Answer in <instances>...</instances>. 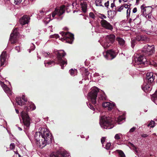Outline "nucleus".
Listing matches in <instances>:
<instances>
[{
	"label": "nucleus",
	"mask_w": 157,
	"mask_h": 157,
	"mask_svg": "<svg viewBox=\"0 0 157 157\" xmlns=\"http://www.w3.org/2000/svg\"><path fill=\"white\" fill-rule=\"evenodd\" d=\"M155 52L154 45L150 46L146 44L144 46L142 51V54L139 55L135 59L136 64L135 66L137 68L144 67L146 66L147 61L146 56L152 55Z\"/></svg>",
	"instance_id": "1"
},
{
	"label": "nucleus",
	"mask_w": 157,
	"mask_h": 157,
	"mask_svg": "<svg viewBox=\"0 0 157 157\" xmlns=\"http://www.w3.org/2000/svg\"><path fill=\"white\" fill-rule=\"evenodd\" d=\"M34 137L36 144L41 148L51 143L52 140L51 136L44 128H42L40 131L36 132Z\"/></svg>",
	"instance_id": "2"
},
{
	"label": "nucleus",
	"mask_w": 157,
	"mask_h": 157,
	"mask_svg": "<svg viewBox=\"0 0 157 157\" xmlns=\"http://www.w3.org/2000/svg\"><path fill=\"white\" fill-rule=\"evenodd\" d=\"M28 105H29L24 106V110L26 111H23L21 112L23 123L27 127H29L30 125V119L27 112L31 109L35 110L36 108L34 104L32 102H30Z\"/></svg>",
	"instance_id": "3"
},
{
	"label": "nucleus",
	"mask_w": 157,
	"mask_h": 157,
	"mask_svg": "<svg viewBox=\"0 0 157 157\" xmlns=\"http://www.w3.org/2000/svg\"><path fill=\"white\" fill-rule=\"evenodd\" d=\"M99 92V89L95 87L88 94V99L90 100V102L87 105L89 108L94 111L95 109L94 107L97 103V97Z\"/></svg>",
	"instance_id": "4"
},
{
	"label": "nucleus",
	"mask_w": 157,
	"mask_h": 157,
	"mask_svg": "<svg viewBox=\"0 0 157 157\" xmlns=\"http://www.w3.org/2000/svg\"><path fill=\"white\" fill-rule=\"evenodd\" d=\"M100 123L101 127L103 128L111 129L114 126V119L109 116H102L100 118Z\"/></svg>",
	"instance_id": "5"
},
{
	"label": "nucleus",
	"mask_w": 157,
	"mask_h": 157,
	"mask_svg": "<svg viewBox=\"0 0 157 157\" xmlns=\"http://www.w3.org/2000/svg\"><path fill=\"white\" fill-rule=\"evenodd\" d=\"M55 54L57 56V59L58 62V64H59L61 66V68L63 69H64V65L65 66L67 64V59L64 57L66 55V53L63 51V52L60 53L59 51H57L55 52Z\"/></svg>",
	"instance_id": "6"
},
{
	"label": "nucleus",
	"mask_w": 157,
	"mask_h": 157,
	"mask_svg": "<svg viewBox=\"0 0 157 157\" xmlns=\"http://www.w3.org/2000/svg\"><path fill=\"white\" fill-rule=\"evenodd\" d=\"M115 36L114 34H110L106 36L105 42L103 46L105 49H107L112 46V45L115 41Z\"/></svg>",
	"instance_id": "7"
},
{
	"label": "nucleus",
	"mask_w": 157,
	"mask_h": 157,
	"mask_svg": "<svg viewBox=\"0 0 157 157\" xmlns=\"http://www.w3.org/2000/svg\"><path fill=\"white\" fill-rule=\"evenodd\" d=\"M149 40V39L143 35H138L136 36V39L132 40L131 41V46L133 48L137 43V41L142 42L141 43H144L148 42Z\"/></svg>",
	"instance_id": "8"
},
{
	"label": "nucleus",
	"mask_w": 157,
	"mask_h": 157,
	"mask_svg": "<svg viewBox=\"0 0 157 157\" xmlns=\"http://www.w3.org/2000/svg\"><path fill=\"white\" fill-rule=\"evenodd\" d=\"M63 38L62 40H63L66 41V42L69 44H72L74 39V35L73 34L69 32H61L60 33Z\"/></svg>",
	"instance_id": "9"
},
{
	"label": "nucleus",
	"mask_w": 157,
	"mask_h": 157,
	"mask_svg": "<svg viewBox=\"0 0 157 157\" xmlns=\"http://www.w3.org/2000/svg\"><path fill=\"white\" fill-rule=\"evenodd\" d=\"M65 6L64 5H63L60 7L56 8L52 13V17L54 18L56 15L59 17L61 16L65 12Z\"/></svg>",
	"instance_id": "10"
},
{
	"label": "nucleus",
	"mask_w": 157,
	"mask_h": 157,
	"mask_svg": "<svg viewBox=\"0 0 157 157\" xmlns=\"http://www.w3.org/2000/svg\"><path fill=\"white\" fill-rule=\"evenodd\" d=\"M18 30L17 28H15L10 35V40L12 44L16 43L17 41V37L19 34Z\"/></svg>",
	"instance_id": "11"
},
{
	"label": "nucleus",
	"mask_w": 157,
	"mask_h": 157,
	"mask_svg": "<svg viewBox=\"0 0 157 157\" xmlns=\"http://www.w3.org/2000/svg\"><path fill=\"white\" fill-rule=\"evenodd\" d=\"M141 12L143 15L144 17H146V14L151 13L153 9V8L151 6H146L144 4H143L140 7Z\"/></svg>",
	"instance_id": "12"
},
{
	"label": "nucleus",
	"mask_w": 157,
	"mask_h": 157,
	"mask_svg": "<svg viewBox=\"0 0 157 157\" xmlns=\"http://www.w3.org/2000/svg\"><path fill=\"white\" fill-rule=\"evenodd\" d=\"M101 26L105 29L112 31L113 29V26L105 20H102L100 21Z\"/></svg>",
	"instance_id": "13"
},
{
	"label": "nucleus",
	"mask_w": 157,
	"mask_h": 157,
	"mask_svg": "<svg viewBox=\"0 0 157 157\" xmlns=\"http://www.w3.org/2000/svg\"><path fill=\"white\" fill-rule=\"evenodd\" d=\"M115 52L113 49L108 50L105 56V57L108 60H112L116 56Z\"/></svg>",
	"instance_id": "14"
},
{
	"label": "nucleus",
	"mask_w": 157,
	"mask_h": 157,
	"mask_svg": "<svg viewBox=\"0 0 157 157\" xmlns=\"http://www.w3.org/2000/svg\"><path fill=\"white\" fill-rule=\"evenodd\" d=\"M146 82L151 84L154 80L155 75L152 72H148L146 74Z\"/></svg>",
	"instance_id": "15"
},
{
	"label": "nucleus",
	"mask_w": 157,
	"mask_h": 157,
	"mask_svg": "<svg viewBox=\"0 0 157 157\" xmlns=\"http://www.w3.org/2000/svg\"><path fill=\"white\" fill-rule=\"evenodd\" d=\"M7 57L6 51H3L0 56L1 66H2L6 63V59Z\"/></svg>",
	"instance_id": "16"
},
{
	"label": "nucleus",
	"mask_w": 157,
	"mask_h": 157,
	"mask_svg": "<svg viewBox=\"0 0 157 157\" xmlns=\"http://www.w3.org/2000/svg\"><path fill=\"white\" fill-rule=\"evenodd\" d=\"M151 83L146 82L143 86H141L142 89L145 92L150 91L152 89Z\"/></svg>",
	"instance_id": "17"
},
{
	"label": "nucleus",
	"mask_w": 157,
	"mask_h": 157,
	"mask_svg": "<svg viewBox=\"0 0 157 157\" xmlns=\"http://www.w3.org/2000/svg\"><path fill=\"white\" fill-rule=\"evenodd\" d=\"M29 17L26 15H25L23 16L19 19V22L21 24L24 25L28 24L29 22Z\"/></svg>",
	"instance_id": "18"
},
{
	"label": "nucleus",
	"mask_w": 157,
	"mask_h": 157,
	"mask_svg": "<svg viewBox=\"0 0 157 157\" xmlns=\"http://www.w3.org/2000/svg\"><path fill=\"white\" fill-rule=\"evenodd\" d=\"M16 100L17 105L21 106L25 104V102H27V100L25 98V97H23L22 98L17 97Z\"/></svg>",
	"instance_id": "19"
},
{
	"label": "nucleus",
	"mask_w": 157,
	"mask_h": 157,
	"mask_svg": "<svg viewBox=\"0 0 157 157\" xmlns=\"http://www.w3.org/2000/svg\"><path fill=\"white\" fill-rule=\"evenodd\" d=\"M102 106L105 108H107L108 110L111 111L114 106V104L108 102L102 103Z\"/></svg>",
	"instance_id": "20"
},
{
	"label": "nucleus",
	"mask_w": 157,
	"mask_h": 157,
	"mask_svg": "<svg viewBox=\"0 0 157 157\" xmlns=\"http://www.w3.org/2000/svg\"><path fill=\"white\" fill-rule=\"evenodd\" d=\"M0 84L3 90L6 93L9 94H11L12 91L5 84L2 82H1Z\"/></svg>",
	"instance_id": "21"
},
{
	"label": "nucleus",
	"mask_w": 157,
	"mask_h": 157,
	"mask_svg": "<svg viewBox=\"0 0 157 157\" xmlns=\"http://www.w3.org/2000/svg\"><path fill=\"white\" fill-rule=\"evenodd\" d=\"M51 156V157H66L67 155L64 152H60L52 154Z\"/></svg>",
	"instance_id": "22"
},
{
	"label": "nucleus",
	"mask_w": 157,
	"mask_h": 157,
	"mask_svg": "<svg viewBox=\"0 0 157 157\" xmlns=\"http://www.w3.org/2000/svg\"><path fill=\"white\" fill-rule=\"evenodd\" d=\"M116 40L117 41L121 47L125 46V41L123 38L120 37H117Z\"/></svg>",
	"instance_id": "23"
},
{
	"label": "nucleus",
	"mask_w": 157,
	"mask_h": 157,
	"mask_svg": "<svg viewBox=\"0 0 157 157\" xmlns=\"http://www.w3.org/2000/svg\"><path fill=\"white\" fill-rule=\"evenodd\" d=\"M106 100V97L104 93H102L98 96V101L100 102V101H105Z\"/></svg>",
	"instance_id": "24"
},
{
	"label": "nucleus",
	"mask_w": 157,
	"mask_h": 157,
	"mask_svg": "<svg viewBox=\"0 0 157 157\" xmlns=\"http://www.w3.org/2000/svg\"><path fill=\"white\" fill-rule=\"evenodd\" d=\"M151 100L157 105V90L152 95L151 97Z\"/></svg>",
	"instance_id": "25"
},
{
	"label": "nucleus",
	"mask_w": 157,
	"mask_h": 157,
	"mask_svg": "<svg viewBox=\"0 0 157 157\" xmlns=\"http://www.w3.org/2000/svg\"><path fill=\"white\" fill-rule=\"evenodd\" d=\"M112 10H110L109 11H108V13H109L110 12H112L113 14V16H114L115 15H116L117 13V7H113V8H112Z\"/></svg>",
	"instance_id": "26"
},
{
	"label": "nucleus",
	"mask_w": 157,
	"mask_h": 157,
	"mask_svg": "<svg viewBox=\"0 0 157 157\" xmlns=\"http://www.w3.org/2000/svg\"><path fill=\"white\" fill-rule=\"evenodd\" d=\"M116 151L118 153L120 157H125V155L124 152L121 150H117Z\"/></svg>",
	"instance_id": "27"
},
{
	"label": "nucleus",
	"mask_w": 157,
	"mask_h": 157,
	"mask_svg": "<svg viewBox=\"0 0 157 157\" xmlns=\"http://www.w3.org/2000/svg\"><path fill=\"white\" fill-rule=\"evenodd\" d=\"M101 0H96L95 3L97 6H102L104 7L101 4Z\"/></svg>",
	"instance_id": "28"
},
{
	"label": "nucleus",
	"mask_w": 157,
	"mask_h": 157,
	"mask_svg": "<svg viewBox=\"0 0 157 157\" xmlns=\"http://www.w3.org/2000/svg\"><path fill=\"white\" fill-rule=\"evenodd\" d=\"M128 144L131 147H133V150H134L136 152V154L137 155V154L138 153V151L137 150V148L131 142H129L128 143Z\"/></svg>",
	"instance_id": "29"
},
{
	"label": "nucleus",
	"mask_w": 157,
	"mask_h": 157,
	"mask_svg": "<svg viewBox=\"0 0 157 157\" xmlns=\"http://www.w3.org/2000/svg\"><path fill=\"white\" fill-rule=\"evenodd\" d=\"M155 122L153 121H151L149 124L147 125L148 127L153 128L155 126Z\"/></svg>",
	"instance_id": "30"
},
{
	"label": "nucleus",
	"mask_w": 157,
	"mask_h": 157,
	"mask_svg": "<svg viewBox=\"0 0 157 157\" xmlns=\"http://www.w3.org/2000/svg\"><path fill=\"white\" fill-rule=\"evenodd\" d=\"M54 63V62L52 61H50L49 62H48L47 63L45 62V67H48V66L46 64H48V66H49V65L52 64V63Z\"/></svg>",
	"instance_id": "31"
},
{
	"label": "nucleus",
	"mask_w": 157,
	"mask_h": 157,
	"mask_svg": "<svg viewBox=\"0 0 157 157\" xmlns=\"http://www.w3.org/2000/svg\"><path fill=\"white\" fill-rule=\"evenodd\" d=\"M124 118L122 117L119 116L117 119V121L118 123V124H120V122L124 120Z\"/></svg>",
	"instance_id": "32"
},
{
	"label": "nucleus",
	"mask_w": 157,
	"mask_h": 157,
	"mask_svg": "<svg viewBox=\"0 0 157 157\" xmlns=\"http://www.w3.org/2000/svg\"><path fill=\"white\" fill-rule=\"evenodd\" d=\"M121 134H117L115 135L114 138L116 140H119L121 139Z\"/></svg>",
	"instance_id": "33"
},
{
	"label": "nucleus",
	"mask_w": 157,
	"mask_h": 157,
	"mask_svg": "<svg viewBox=\"0 0 157 157\" xmlns=\"http://www.w3.org/2000/svg\"><path fill=\"white\" fill-rule=\"evenodd\" d=\"M130 9L128 8L127 10V17L128 19L130 17Z\"/></svg>",
	"instance_id": "34"
},
{
	"label": "nucleus",
	"mask_w": 157,
	"mask_h": 157,
	"mask_svg": "<svg viewBox=\"0 0 157 157\" xmlns=\"http://www.w3.org/2000/svg\"><path fill=\"white\" fill-rule=\"evenodd\" d=\"M124 8L123 6H121V7H117V12H121Z\"/></svg>",
	"instance_id": "35"
},
{
	"label": "nucleus",
	"mask_w": 157,
	"mask_h": 157,
	"mask_svg": "<svg viewBox=\"0 0 157 157\" xmlns=\"http://www.w3.org/2000/svg\"><path fill=\"white\" fill-rule=\"evenodd\" d=\"M86 6H82V10L84 13H85L86 12Z\"/></svg>",
	"instance_id": "36"
},
{
	"label": "nucleus",
	"mask_w": 157,
	"mask_h": 157,
	"mask_svg": "<svg viewBox=\"0 0 157 157\" xmlns=\"http://www.w3.org/2000/svg\"><path fill=\"white\" fill-rule=\"evenodd\" d=\"M111 146V144L110 143H108L106 144L105 145V147L106 149L109 150L110 149V147Z\"/></svg>",
	"instance_id": "37"
},
{
	"label": "nucleus",
	"mask_w": 157,
	"mask_h": 157,
	"mask_svg": "<svg viewBox=\"0 0 157 157\" xmlns=\"http://www.w3.org/2000/svg\"><path fill=\"white\" fill-rule=\"evenodd\" d=\"M22 0H14V3L16 5H18L22 1Z\"/></svg>",
	"instance_id": "38"
},
{
	"label": "nucleus",
	"mask_w": 157,
	"mask_h": 157,
	"mask_svg": "<svg viewBox=\"0 0 157 157\" xmlns=\"http://www.w3.org/2000/svg\"><path fill=\"white\" fill-rule=\"evenodd\" d=\"M89 15L90 17H91L93 19H94L95 16L93 12H90L89 13Z\"/></svg>",
	"instance_id": "39"
},
{
	"label": "nucleus",
	"mask_w": 157,
	"mask_h": 157,
	"mask_svg": "<svg viewBox=\"0 0 157 157\" xmlns=\"http://www.w3.org/2000/svg\"><path fill=\"white\" fill-rule=\"evenodd\" d=\"M15 146L14 143H11L10 145V149L11 150L14 149L15 148Z\"/></svg>",
	"instance_id": "40"
},
{
	"label": "nucleus",
	"mask_w": 157,
	"mask_h": 157,
	"mask_svg": "<svg viewBox=\"0 0 157 157\" xmlns=\"http://www.w3.org/2000/svg\"><path fill=\"white\" fill-rule=\"evenodd\" d=\"M69 72L71 75H73L75 74V71L73 69H71L69 70Z\"/></svg>",
	"instance_id": "41"
},
{
	"label": "nucleus",
	"mask_w": 157,
	"mask_h": 157,
	"mask_svg": "<svg viewBox=\"0 0 157 157\" xmlns=\"http://www.w3.org/2000/svg\"><path fill=\"white\" fill-rule=\"evenodd\" d=\"M99 17L102 20L103 19V18L106 19L107 18L103 14H101V15L99 16Z\"/></svg>",
	"instance_id": "42"
},
{
	"label": "nucleus",
	"mask_w": 157,
	"mask_h": 157,
	"mask_svg": "<svg viewBox=\"0 0 157 157\" xmlns=\"http://www.w3.org/2000/svg\"><path fill=\"white\" fill-rule=\"evenodd\" d=\"M51 37L52 38H57L59 37V36L58 34H55L53 35H52L51 36Z\"/></svg>",
	"instance_id": "43"
},
{
	"label": "nucleus",
	"mask_w": 157,
	"mask_h": 157,
	"mask_svg": "<svg viewBox=\"0 0 157 157\" xmlns=\"http://www.w3.org/2000/svg\"><path fill=\"white\" fill-rule=\"evenodd\" d=\"M105 137H103L101 138V143L102 144H103L104 143V142L105 141Z\"/></svg>",
	"instance_id": "44"
},
{
	"label": "nucleus",
	"mask_w": 157,
	"mask_h": 157,
	"mask_svg": "<svg viewBox=\"0 0 157 157\" xmlns=\"http://www.w3.org/2000/svg\"><path fill=\"white\" fill-rule=\"evenodd\" d=\"M131 17V18H132V19L134 21L135 20V19L136 18V15L134 14H132Z\"/></svg>",
	"instance_id": "45"
},
{
	"label": "nucleus",
	"mask_w": 157,
	"mask_h": 157,
	"mask_svg": "<svg viewBox=\"0 0 157 157\" xmlns=\"http://www.w3.org/2000/svg\"><path fill=\"white\" fill-rule=\"evenodd\" d=\"M146 17H145L146 18H151V14L150 13L149 14H146Z\"/></svg>",
	"instance_id": "46"
},
{
	"label": "nucleus",
	"mask_w": 157,
	"mask_h": 157,
	"mask_svg": "<svg viewBox=\"0 0 157 157\" xmlns=\"http://www.w3.org/2000/svg\"><path fill=\"white\" fill-rule=\"evenodd\" d=\"M136 129V127H133L130 130L129 132H133Z\"/></svg>",
	"instance_id": "47"
},
{
	"label": "nucleus",
	"mask_w": 157,
	"mask_h": 157,
	"mask_svg": "<svg viewBox=\"0 0 157 157\" xmlns=\"http://www.w3.org/2000/svg\"><path fill=\"white\" fill-rule=\"evenodd\" d=\"M39 12L40 13L39 14L40 16L42 17L43 15H44V12L43 10H41Z\"/></svg>",
	"instance_id": "48"
},
{
	"label": "nucleus",
	"mask_w": 157,
	"mask_h": 157,
	"mask_svg": "<svg viewBox=\"0 0 157 157\" xmlns=\"http://www.w3.org/2000/svg\"><path fill=\"white\" fill-rule=\"evenodd\" d=\"M109 1H107L105 3V6L106 7H108L109 6Z\"/></svg>",
	"instance_id": "49"
},
{
	"label": "nucleus",
	"mask_w": 157,
	"mask_h": 157,
	"mask_svg": "<svg viewBox=\"0 0 157 157\" xmlns=\"http://www.w3.org/2000/svg\"><path fill=\"white\" fill-rule=\"evenodd\" d=\"M137 11V9L136 7L134 8L132 10V12L133 13H136Z\"/></svg>",
	"instance_id": "50"
},
{
	"label": "nucleus",
	"mask_w": 157,
	"mask_h": 157,
	"mask_svg": "<svg viewBox=\"0 0 157 157\" xmlns=\"http://www.w3.org/2000/svg\"><path fill=\"white\" fill-rule=\"evenodd\" d=\"M148 136V135H147V134H143L141 135V136L143 138L146 137L147 136Z\"/></svg>",
	"instance_id": "51"
},
{
	"label": "nucleus",
	"mask_w": 157,
	"mask_h": 157,
	"mask_svg": "<svg viewBox=\"0 0 157 157\" xmlns=\"http://www.w3.org/2000/svg\"><path fill=\"white\" fill-rule=\"evenodd\" d=\"M90 73L88 71H86L85 72V75L86 76H87Z\"/></svg>",
	"instance_id": "52"
},
{
	"label": "nucleus",
	"mask_w": 157,
	"mask_h": 157,
	"mask_svg": "<svg viewBox=\"0 0 157 157\" xmlns=\"http://www.w3.org/2000/svg\"><path fill=\"white\" fill-rule=\"evenodd\" d=\"M114 7H116V6H115V4L114 3H112L111 5V7L112 8H113Z\"/></svg>",
	"instance_id": "53"
},
{
	"label": "nucleus",
	"mask_w": 157,
	"mask_h": 157,
	"mask_svg": "<svg viewBox=\"0 0 157 157\" xmlns=\"http://www.w3.org/2000/svg\"><path fill=\"white\" fill-rule=\"evenodd\" d=\"M63 29L65 31H68L69 29L67 27H65L63 28Z\"/></svg>",
	"instance_id": "54"
},
{
	"label": "nucleus",
	"mask_w": 157,
	"mask_h": 157,
	"mask_svg": "<svg viewBox=\"0 0 157 157\" xmlns=\"http://www.w3.org/2000/svg\"><path fill=\"white\" fill-rule=\"evenodd\" d=\"M132 20V18H130L129 19L128 21L129 23H130L131 22Z\"/></svg>",
	"instance_id": "55"
},
{
	"label": "nucleus",
	"mask_w": 157,
	"mask_h": 157,
	"mask_svg": "<svg viewBox=\"0 0 157 157\" xmlns=\"http://www.w3.org/2000/svg\"><path fill=\"white\" fill-rule=\"evenodd\" d=\"M153 64H154V66L155 67H157V63H153Z\"/></svg>",
	"instance_id": "56"
},
{
	"label": "nucleus",
	"mask_w": 157,
	"mask_h": 157,
	"mask_svg": "<svg viewBox=\"0 0 157 157\" xmlns=\"http://www.w3.org/2000/svg\"><path fill=\"white\" fill-rule=\"evenodd\" d=\"M128 5H127V4H126V5H124V7L126 8H128Z\"/></svg>",
	"instance_id": "57"
},
{
	"label": "nucleus",
	"mask_w": 157,
	"mask_h": 157,
	"mask_svg": "<svg viewBox=\"0 0 157 157\" xmlns=\"http://www.w3.org/2000/svg\"><path fill=\"white\" fill-rule=\"evenodd\" d=\"M15 110H16V113L17 114H18L19 113V110L18 109H16Z\"/></svg>",
	"instance_id": "58"
},
{
	"label": "nucleus",
	"mask_w": 157,
	"mask_h": 157,
	"mask_svg": "<svg viewBox=\"0 0 157 157\" xmlns=\"http://www.w3.org/2000/svg\"><path fill=\"white\" fill-rule=\"evenodd\" d=\"M140 0H136V4H138L139 3Z\"/></svg>",
	"instance_id": "59"
},
{
	"label": "nucleus",
	"mask_w": 157,
	"mask_h": 157,
	"mask_svg": "<svg viewBox=\"0 0 157 157\" xmlns=\"http://www.w3.org/2000/svg\"><path fill=\"white\" fill-rule=\"evenodd\" d=\"M15 153L16 154H18V152L17 151H16V152H15Z\"/></svg>",
	"instance_id": "60"
},
{
	"label": "nucleus",
	"mask_w": 157,
	"mask_h": 157,
	"mask_svg": "<svg viewBox=\"0 0 157 157\" xmlns=\"http://www.w3.org/2000/svg\"><path fill=\"white\" fill-rule=\"evenodd\" d=\"M18 155L19 157H21V155L19 153H18Z\"/></svg>",
	"instance_id": "61"
},
{
	"label": "nucleus",
	"mask_w": 157,
	"mask_h": 157,
	"mask_svg": "<svg viewBox=\"0 0 157 157\" xmlns=\"http://www.w3.org/2000/svg\"><path fill=\"white\" fill-rule=\"evenodd\" d=\"M79 83L80 84H82V81H80L79 82Z\"/></svg>",
	"instance_id": "62"
},
{
	"label": "nucleus",
	"mask_w": 157,
	"mask_h": 157,
	"mask_svg": "<svg viewBox=\"0 0 157 157\" xmlns=\"http://www.w3.org/2000/svg\"><path fill=\"white\" fill-rule=\"evenodd\" d=\"M119 2H121V0H119Z\"/></svg>",
	"instance_id": "63"
},
{
	"label": "nucleus",
	"mask_w": 157,
	"mask_h": 157,
	"mask_svg": "<svg viewBox=\"0 0 157 157\" xmlns=\"http://www.w3.org/2000/svg\"><path fill=\"white\" fill-rule=\"evenodd\" d=\"M19 128V130H21V128Z\"/></svg>",
	"instance_id": "64"
}]
</instances>
